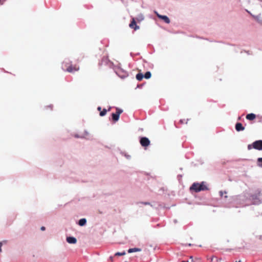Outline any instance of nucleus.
Returning a JSON list of instances; mask_svg holds the SVG:
<instances>
[{"label":"nucleus","mask_w":262,"mask_h":262,"mask_svg":"<svg viewBox=\"0 0 262 262\" xmlns=\"http://www.w3.org/2000/svg\"><path fill=\"white\" fill-rule=\"evenodd\" d=\"M200 261V259H198V258H195V259H194L192 257V256H190V261L191 262H199Z\"/></svg>","instance_id":"nucleus-19"},{"label":"nucleus","mask_w":262,"mask_h":262,"mask_svg":"<svg viewBox=\"0 0 262 262\" xmlns=\"http://www.w3.org/2000/svg\"><path fill=\"white\" fill-rule=\"evenodd\" d=\"M107 110L105 108H104L102 111L100 112V116H104L106 114Z\"/></svg>","instance_id":"nucleus-18"},{"label":"nucleus","mask_w":262,"mask_h":262,"mask_svg":"<svg viewBox=\"0 0 262 262\" xmlns=\"http://www.w3.org/2000/svg\"><path fill=\"white\" fill-rule=\"evenodd\" d=\"M47 108H50L51 110H52L51 106H47Z\"/></svg>","instance_id":"nucleus-25"},{"label":"nucleus","mask_w":262,"mask_h":262,"mask_svg":"<svg viewBox=\"0 0 262 262\" xmlns=\"http://www.w3.org/2000/svg\"><path fill=\"white\" fill-rule=\"evenodd\" d=\"M140 143L143 147H146L150 144V141L146 137H142L140 140Z\"/></svg>","instance_id":"nucleus-5"},{"label":"nucleus","mask_w":262,"mask_h":262,"mask_svg":"<svg viewBox=\"0 0 262 262\" xmlns=\"http://www.w3.org/2000/svg\"><path fill=\"white\" fill-rule=\"evenodd\" d=\"M126 74H125V75H124L123 76L126 77Z\"/></svg>","instance_id":"nucleus-28"},{"label":"nucleus","mask_w":262,"mask_h":262,"mask_svg":"<svg viewBox=\"0 0 262 262\" xmlns=\"http://www.w3.org/2000/svg\"><path fill=\"white\" fill-rule=\"evenodd\" d=\"M136 77L138 81H141L144 77V75L142 73H139L136 75Z\"/></svg>","instance_id":"nucleus-13"},{"label":"nucleus","mask_w":262,"mask_h":262,"mask_svg":"<svg viewBox=\"0 0 262 262\" xmlns=\"http://www.w3.org/2000/svg\"><path fill=\"white\" fill-rule=\"evenodd\" d=\"M252 148L259 150H262V140H257L254 142L252 144L248 145V149L249 150L251 149Z\"/></svg>","instance_id":"nucleus-3"},{"label":"nucleus","mask_w":262,"mask_h":262,"mask_svg":"<svg viewBox=\"0 0 262 262\" xmlns=\"http://www.w3.org/2000/svg\"><path fill=\"white\" fill-rule=\"evenodd\" d=\"M125 254H126V252H125V251H124L122 252H116L115 254V256H123V255H125Z\"/></svg>","instance_id":"nucleus-15"},{"label":"nucleus","mask_w":262,"mask_h":262,"mask_svg":"<svg viewBox=\"0 0 262 262\" xmlns=\"http://www.w3.org/2000/svg\"><path fill=\"white\" fill-rule=\"evenodd\" d=\"M86 220L85 219H81L79 221L78 224L80 226H83L85 225Z\"/></svg>","instance_id":"nucleus-12"},{"label":"nucleus","mask_w":262,"mask_h":262,"mask_svg":"<svg viewBox=\"0 0 262 262\" xmlns=\"http://www.w3.org/2000/svg\"><path fill=\"white\" fill-rule=\"evenodd\" d=\"M244 129H245V127L243 126V125L241 123H237L235 124V129L237 132L244 130Z\"/></svg>","instance_id":"nucleus-8"},{"label":"nucleus","mask_w":262,"mask_h":262,"mask_svg":"<svg viewBox=\"0 0 262 262\" xmlns=\"http://www.w3.org/2000/svg\"><path fill=\"white\" fill-rule=\"evenodd\" d=\"M67 241L69 244H76L77 242V239L74 237L70 236L67 237Z\"/></svg>","instance_id":"nucleus-9"},{"label":"nucleus","mask_w":262,"mask_h":262,"mask_svg":"<svg viewBox=\"0 0 262 262\" xmlns=\"http://www.w3.org/2000/svg\"><path fill=\"white\" fill-rule=\"evenodd\" d=\"M246 119L249 120H253L256 118V115L254 114L251 113L247 114L246 117Z\"/></svg>","instance_id":"nucleus-10"},{"label":"nucleus","mask_w":262,"mask_h":262,"mask_svg":"<svg viewBox=\"0 0 262 262\" xmlns=\"http://www.w3.org/2000/svg\"><path fill=\"white\" fill-rule=\"evenodd\" d=\"M220 196H221V197H222V196H223L224 194V193H225V194H226V193H227V192H226V191H221L220 192Z\"/></svg>","instance_id":"nucleus-21"},{"label":"nucleus","mask_w":262,"mask_h":262,"mask_svg":"<svg viewBox=\"0 0 262 262\" xmlns=\"http://www.w3.org/2000/svg\"><path fill=\"white\" fill-rule=\"evenodd\" d=\"M64 71L69 73H74L79 70L80 67L77 64L73 65L71 63L66 62L64 63Z\"/></svg>","instance_id":"nucleus-2"},{"label":"nucleus","mask_w":262,"mask_h":262,"mask_svg":"<svg viewBox=\"0 0 262 262\" xmlns=\"http://www.w3.org/2000/svg\"><path fill=\"white\" fill-rule=\"evenodd\" d=\"M213 257H212L211 258V259H210L211 261H213Z\"/></svg>","instance_id":"nucleus-26"},{"label":"nucleus","mask_w":262,"mask_h":262,"mask_svg":"<svg viewBox=\"0 0 262 262\" xmlns=\"http://www.w3.org/2000/svg\"><path fill=\"white\" fill-rule=\"evenodd\" d=\"M97 110H98V111H101V107H100V106H99V107L97 108Z\"/></svg>","instance_id":"nucleus-23"},{"label":"nucleus","mask_w":262,"mask_h":262,"mask_svg":"<svg viewBox=\"0 0 262 262\" xmlns=\"http://www.w3.org/2000/svg\"><path fill=\"white\" fill-rule=\"evenodd\" d=\"M181 123H183V121L182 120H180V121Z\"/></svg>","instance_id":"nucleus-27"},{"label":"nucleus","mask_w":262,"mask_h":262,"mask_svg":"<svg viewBox=\"0 0 262 262\" xmlns=\"http://www.w3.org/2000/svg\"><path fill=\"white\" fill-rule=\"evenodd\" d=\"M110 260H111V261H113V260H114V259H113V257H110Z\"/></svg>","instance_id":"nucleus-24"},{"label":"nucleus","mask_w":262,"mask_h":262,"mask_svg":"<svg viewBox=\"0 0 262 262\" xmlns=\"http://www.w3.org/2000/svg\"><path fill=\"white\" fill-rule=\"evenodd\" d=\"M207 186L205 184L204 182L201 183H193L191 187H190V191H193L195 192H198L201 191H204L208 190Z\"/></svg>","instance_id":"nucleus-1"},{"label":"nucleus","mask_w":262,"mask_h":262,"mask_svg":"<svg viewBox=\"0 0 262 262\" xmlns=\"http://www.w3.org/2000/svg\"><path fill=\"white\" fill-rule=\"evenodd\" d=\"M246 242L244 241H242L241 242V246L239 247V248L244 249L245 248V247H246Z\"/></svg>","instance_id":"nucleus-16"},{"label":"nucleus","mask_w":262,"mask_h":262,"mask_svg":"<svg viewBox=\"0 0 262 262\" xmlns=\"http://www.w3.org/2000/svg\"><path fill=\"white\" fill-rule=\"evenodd\" d=\"M151 74L150 72H146L144 75V77L146 79H149L151 77Z\"/></svg>","instance_id":"nucleus-14"},{"label":"nucleus","mask_w":262,"mask_h":262,"mask_svg":"<svg viewBox=\"0 0 262 262\" xmlns=\"http://www.w3.org/2000/svg\"><path fill=\"white\" fill-rule=\"evenodd\" d=\"M141 251V249L138 248H130L128 250V253H132V252H140Z\"/></svg>","instance_id":"nucleus-11"},{"label":"nucleus","mask_w":262,"mask_h":262,"mask_svg":"<svg viewBox=\"0 0 262 262\" xmlns=\"http://www.w3.org/2000/svg\"><path fill=\"white\" fill-rule=\"evenodd\" d=\"M123 112V111L121 109L119 108H116V112L115 113H113L112 115V119L115 122L117 121L119 119L120 115Z\"/></svg>","instance_id":"nucleus-4"},{"label":"nucleus","mask_w":262,"mask_h":262,"mask_svg":"<svg viewBox=\"0 0 262 262\" xmlns=\"http://www.w3.org/2000/svg\"><path fill=\"white\" fill-rule=\"evenodd\" d=\"M7 243V241H3L2 242H0V252H2V249H1V247L3 245V243Z\"/></svg>","instance_id":"nucleus-20"},{"label":"nucleus","mask_w":262,"mask_h":262,"mask_svg":"<svg viewBox=\"0 0 262 262\" xmlns=\"http://www.w3.org/2000/svg\"><path fill=\"white\" fill-rule=\"evenodd\" d=\"M257 165L259 167H262V158H259L257 159Z\"/></svg>","instance_id":"nucleus-17"},{"label":"nucleus","mask_w":262,"mask_h":262,"mask_svg":"<svg viewBox=\"0 0 262 262\" xmlns=\"http://www.w3.org/2000/svg\"><path fill=\"white\" fill-rule=\"evenodd\" d=\"M40 229L42 231H44V230H45V227L44 226H42V227H41Z\"/></svg>","instance_id":"nucleus-22"},{"label":"nucleus","mask_w":262,"mask_h":262,"mask_svg":"<svg viewBox=\"0 0 262 262\" xmlns=\"http://www.w3.org/2000/svg\"><path fill=\"white\" fill-rule=\"evenodd\" d=\"M129 26L130 28L134 29L135 30H137L139 29V27L136 25V22L134 18L132 19Z\"/></svg>","instance_id":"nucleus-7"},{"label":"nucleus","mask_w":262,"mask_h":262,"mask_svg":"<svg viewBox=\"0 0 262 262\" xmlns=\"http://www.w3.org/2000/svg\"><path fill=\"white\" fill-rule=\"evenodd\" d=\"M236 262H241V260H239V261H236Z\"/></svg>","instance_id":"nucleus-29"},{"label":"nucleus","mask_w":262,"mask_h":262,"mask_svg":"<svg viewBox=\"0 0 262 262\" xmlns=\"http://www.w3.org/2000/svg\"><path fill=\"white\" fill-rule=\"evenodd\" d=\"M156 13L157 14V16L158 17V18L163 20L164 21V22H165L166 24L170 23V19L167 16L160 15L156 12Z\"/></svg>","instance_id":"nucleus-6"}]
</instances>
